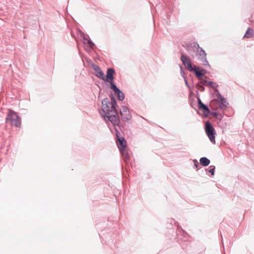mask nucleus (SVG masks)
Segmentation results:
<instances>
[{"mask_svg":"<svg viewBox=\"0 0 254 254\" xmlns=\"http://www.w3.org/2000/svg\"><path fill=\"white\" fill-rule=\"evenodd\" d=\"M116 136L118 138L117 142L118 147L120 151H123L126 148L127 146L126 140L123 137H119L117 133H116Z\"/></svg>","mask_w":254,"mask_h":254,"instance_id":"9d476101","label":"nucleus"},{"mask_svg":"<svg viewBox=\"0 0 254 254\" xmlns=\"http://www.w3.org/2000/svg\"><path fill=\"white\" fill-rule=\"evenodd\" d=\"M190 71L193 72L195 74L196 77L199 80L202 79L203 76L206 72L205 69L202 68H200L197 65H194L193 67V70Z\"/></svg>","mask_w":254,"mask_h":254,"instance_id":"6e6552de","label":"nucleus"},{"mask_svg":"<svg viewBox=\"0 0 254 254\" xmlns=\"http://www.w3.org/2000/svg\"><path fill=\"white\" fill-rule=\"evenodd\" d=\"M253 30L251 28H248V29H247L245 34V36H244V37H246V38H250L252 36H253Z\"/></svg>","mask_w":254,"mask_h":254,"instance_id":"dca6fc26","label":"nucleus"},{"mask_svg":"<svg viewBox=\"0 0 254 254\" xmlns=\"http://www.w3.org/2000/svg\"><path fill=\"white\" fill-rule=\"evenodd\" d=\"M181 61L185 66L186 68L189 70L190 71H192L193 70V67L192 65V63L190 60L186 55L182 54L181 55Z\"/></svg>","mask_w":254,"mask_h":254,"instance_id":"0eeeda50","label":"nucleus"},{"mask_svg":"<svg viewBox=\"0 0 254 254\" xmlns=\"http://www.w3.org/2000/svg\"><path fill=\"white\" fill-rule=\"evenodd\" d=\"M6 122L9 120L11 122V124L16 127H19L21 125V121L20 117L15 112L9 110L8 111L7 117L6 119Z\"/></svg>","mask_w":254,"mask_h":254,"instance_id":"7ed1b4c3","label":"nucleus"},{"mask_svg":"<svg viewBox=\"0 0 254 254\" xmlns=\"http://www.w3.org/2000/svg\"><path fill=\"white\" fill-rule=\"evenodd\" d=\"M199 46L197 43H192L188 44L186 46V50L191 56H193V53H196L199 48Z\"/></svg>","mask_w":254,"mask_h":254,"instance_id":"1a4fd4ad","label":"nucleus"},{"mask_svg":"<svg viewBox=\"0 0 254 254\" xmlns=\"http://www.w3.org/2000/svg\"><path fill=\"white\" fill-rule=\"evenodd\" d=\"M200 90L201 92H203L205 90V88L203 85L200 86Z\"/></svg>","mask_w":254,"mask_h":254,"instance_id":"cd10ccee","label":"nucleus"},{"mask_svg":"<svg viewBox=\"0 0 254 254\" xmlns=\"http://www.w3.org/2000/svg\"><path fill=\"white\" fill-rule=\"evenodd\" d=\"M180 68H181V71H180L181 75L183 77V78H186V76H185V72H184V71L183 69L182 66V65H180Z\"/></svg>","mask_w":254,"mask_h":254,"instance_id":"b1692460","label":"nucleus"},{"mask_svg":"<svg viewBox=\"0 0 254 254\" xmlns=\"http://www.w3.org/2000/svg\"><path fill=\"white\" fill-rule=\"evenodd\" d=\"M87 42L89 44L90 47L91 49H93L94 48V47H95V44H94V43L91 40H87Z\"/></svg>","mask_w":254,"mask_h":254,"instance_id":"412c9836","label":"nucleus"},{"mask_svg":"<svg viewBox=\"0 0 254 254\" xmlns=\"http://www.w3.org/2000/svg\"><path fill=\"white\" fill-rule=\"evenodd\" d=\"M198 89H197V93H198Z\"/></svg>","mask_w":254,"mask_h":254,"instance_id":"72a5a7b5","label":"nucleus"},{"mask_svg":"<svg viewBox=\"0 0 254 254\" xmlns=\"http://www.w3.org/2000/svg\"><path fill=\"white\" fill-rule=\"evenodd\" d=\"M110 104L112 105H114V106L116 107L117 106V102H116V99L114 97V96H112L111 97V101H110Z\"/></svg>","mask_w":254,"mask_h":254,"instance_id":"a211bd4d","label":"nucleus"},{"mask_svg":"<svg viewBox=\"0 0 254 254\" xmlns=\"http://www.w3.org/2000/svg\"><path fill=\"white\" fill-rule=\"evenodd\" d=\"M200 83H201V81H200V82H198V83H197L196 84V86L197 87H200V86H201V85H200Z\"/></svg>","mask_w":254,"mask_h":254,"instance_id":"2f4dec72","label":"nucleus"},{"mask_svg":"<svg viewBox=\"0 0 254 254\" xmlns=\"http://www.w3.org/2000/svg\"><path fill=\"white\" fill-rule=\"evenodd\" d=\"M205 132L208 136L210 142L215 144L216 143L215 141V135L216 131L215 130L214 128L211 125V124L207 121L205 125Z\"/></svg>","mask_w":254,"mask_h":254,"instance_id":"f03ea898","label":"nucleus"},{"mask_svg":"<svg viewBox=\"0 0 254 254\" xmlns=\"http://www.w3.org/2000/svg\"><path fill=\"white\" fill-rule=\"evenodd\" d=\"M110 88L117 95L119 100L123 101L125 99V94L116 86L114 82H112Z\"/></svg>","mask_w":254,"mask_h":254,"instance_id":"423d86ee","label":"nucleus"},{"mask_svg":"<svg viewBox=\"0 0 254 254\" xmlns=\"http://www.w3.org/2000/svg\"><path fill=\"white\" fill-rule=\"evenodd\" d=\"M170 224L173 225V224L174 223L175 225H176L177 226H178V223L177 222H176L173 219H171L170 220Z\"/></svg>","mask_w":254,"mask_h":254,"instance_id":"393cba45","label":"nucleus"},{"mask_svg":"<svg viewBox=\"0 0 254 254\" xmlns=\"http://www.w3.org/2000/svg\"><path fill=\"white\" fill-rule=\"evenodd\" d=\"M197 98L198 100L199 109L203 112L204 116H208L210 113V111L208 107L202 102L199 97H197Z\"/></svg>","mask_w":254,"mask_h":254,"instance_id":"9b49d317","label":"nucleus"},{"mask_svg":"<svg viewBox=\"0 0 254 254\" xmlns=\"http://www.w3.org/2000/svg\"><path fill=\"white\" fill-rule=\"evenodd\" d=\"M196 53L198 60L201 62L202 64L210 67V65L207 60L206 53L205 51L202 48L199 47Z\"/></svg>","mask_w":254,"mask_h":254,"instance_id":"20e7f679","label":"nucleus"},{"mask_svg":"<svg viewBox=\"0 0 254 254\" xmlns=\"http://www.w3.org/2000/svg\"><path fill=\"white\" fill-rule=\"evenodd\" d=\"M208 172L211 173V176H213L215 173V167L213 165L210 166Z\"/></svg>","mask_w":254,"mask_h":254,"instance_id":"f3484780","label":"nucleus"},{"mask_svg":"<svg viewBox=\"0 0 254 254\" xmlns=\"http://www.w3.org/2000/svg\"><path fill=\"white\" fill-rule=\"evenodd\" d=\"M120 114L121 115V120L123 122L127 123L131 120L132 115L130 114L128 108L125 106L122 107L120 110Z\"/></svg>","mask_w":254,"mask_h":254,"instance_id":"39448f33","label":"nucleus"},{"mask_svg":"<svg viewBox=\"0 0 254 254\" xmlns=\"http://www.w3.org/2000/svg\"><path fill=\"white\" fill-rule=\"evenodd\" d=\"M184 79V80H185V84H186V86L189 88H190V86L189 85V83H188V81L187 80V78H185Z\"/></svg>","mask_w":254,"mask_h":254,"instance_id":"bb28decb","label":"nucleus"},{"mask_svg":"<svg viewBox=\"0 0 254 254\" xmlns=\"http://www.w3.org/2000/svg\"><path fill=\"white\" fill-rule=\"evenodd\" d=\"M194 161H195V163L194 164V167L197 168L198 166V163L196 160H194Z\"/></svg>","mask_w":254,"mask_h":254,"instance_id":"c756f323","label":"nucleus"},{"mask_svg":"<svg viewBox=\"0 0 254 254\" xmlns=\"http://www.w3.org/2000/svg\"><path fill=\"white\" fill-rule=\"evenodd\" d=\"M92 68L96 72V73H95V75L98 78H100L101 79L105 81L106 78L104 75V72L102 71L99 66L96 64H93L92 65Z\"/></svg>","mask_w":254,"mask_h":254,"instance_id":"f8f14e48","label":"nucleus"},{"mask_svg":"<svg viewBox=\"0 0 254 254\" xmlns=\"http://www.w3.org/2000/svg\"><path fill=\"white\" fill-rule=\"evenodd\" d=\"M120 152L123 156V158H124L125 161V162L128 161L129 159V154H128V152H127V151L126 150V149H124V151H120Z\"/></svg>","mask_w":254,"mask_h":254,"instance_id":"2eb2a0df","label":"nucleus"},{"mask_svg":"<svg viewBox=\"0 0 254 254\" xmlns=\"http://www.w3.org/2000/svg\"><path fill=\"white\" fill-rule=\"evenodd\" d=\"M226 107H223V105H222V104H220L219 108L222 110H224L225 108H226Z\"/></svg>","mask_w":254,"mask_h":254,"instance_id":"c85d7f7f","label":"nucleus"},{"mask_svg":"<svg viewBox=\"0 0 254 254\" xmlns=\"http://www.w3.org/2000/svg\"><path fill=\"white\" fill-rule=\"evenodd\" d=\"M208 84L210 87H212L213 88H215V89L216 88V87L218 86V85L216 83H215V82H214L213 81H209L208 82Z\"/></svg>","mask_w":254,"mask_h":254,"instance_id":"aec40b11","label":"nucleus"},{"mask_svg":"<svg viewBox=\"0 0 254 254\" xmlns=\"http://www.w3.org/2000/svg\"><path fill=\"white\" fill-rule=\"evenodd\" d=\"M199 161L200 164L204 167L207 166L210 164V162L209 159H208L207 158L205 157H201Z\"/></svg>","mask_w":254,"mask_h":254,"instance_id":"4468645a","label":"nucleus"},{"mask_svg":"<svg viewBox=\"0 0 254 254\" xmlns=\"http://www.w3.org/2000/svg\"><path fill=\"white\" fill-rule=\"evenodd\" d=\"M215 91L216 92H217V95H218L217 98H218V99H219V100H220V101L221 100V99L222 98H224L221 96V94H220V93H219V90H218L217 88H215Z\"/></svg>","mask_w":254,"mask_h":254,"instance_id":"4be33fe9","label":"nucleus"},{"mask_svg":"<svg viewBox=\"0 0 254 254\" xmlns=\"http://www.w3.org/2000/svg\"><path fill=\"white\" fill-rule=\"evenodd\" d=\"M115 73V70L113 68H108L107 69L106 80L107 82H109L111 85L112 82H114V74Z\"/></svg>","mask_w":254,"mask_h":254,"instance_id":"ddd939ff","label":"nucleus"},{"mask_svg":"<svg viewBox=\"0 0 254 254\" xmlns=\"http://www.w3.org/2000/svg\"><path fill=\"white\" fill-rule=\"evenodd\" d=\"M180 231H182L183 232H185V231H184L183 230V229H182V228L180 229Z\"/></svg>","mask_w":254,"mask_h":254,"instance_id":"473e14b6","label":"nucleus"},{"mask_svg":"<svg viewBox=\"0 0 254 254\" xmlns=\"http://www.w3.org/2000/svg\"><path fill=\"white\" fill-rule=\"evenodd\" d=\"M210 114L213 115L215 117H217L218 116V114L216 112H210Z\"/></svg>","mask_w":254,"mask_h":254,"instance_id":"a878e982","label":"nucleus"},{"mask_svg":"<svg viewBox=\"0 0 254 254\" xmlns=\"http://www.w3.org/2000/svg\"><path fill=\"white\" fill-rule=\"evenodd\" d=\"M220 102V104L223 105V107H227V106L228 105V103L227 102L226 98H222Z\"/></svg>","mask_w":254,"mask_h":254,"instance_id":"6ab92c4d","label":"nucleus"},{"mask_svg":"<svg viewBox=\"0 0 254 254\" xmlns=\"http://www.w3.org/2000/svg\"><path fill=\"white\" fill-rule=\"evenodd\" d=\"M102 110L101 115L106 122L110 121L114 127L119 125L120 120L116 107L110 104V101L108 98L102 101ZM115 129L117 130L116 127Z\"/></svg>","mask_w":254,"mask_h":254,"instance_id":"f257e3e1","label":"nucleus"},{"mask_svg":"<svg viewBox=\"0 0 254 254\" xmlns=\"http://www.w3.org/2000/svg\"><path fill=\"white\" fill-rule=\"evenodd\" d=\"M201 83L203 82L204 83H206L208 84L209 81H207V80H203L202 81H201Z\"/></svg>","mask_w":254,"mask_h":254,"instance_id":"7c9ffc66","label":"nucleus"},{"mask_svg":"<svg viewBox=\"0 0 254 254\" xmlns=\"http://www.w3.org/2000/svg\"><path fill=\"white\" fill-rule=\"evenodd\" d=\"M80 36L81 37H83V39L84 40V42L85 43L86 42H87V40H89L85 36L84 33L82 32H81L80 33Z\"/></svg>","mask_w":254,"mask_h":254,"instance_id":"5701e85b","label":"nucleus"}]
</instances>
